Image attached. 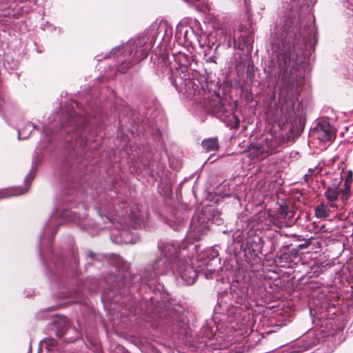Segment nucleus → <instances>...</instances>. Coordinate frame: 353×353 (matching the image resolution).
Segmentation results:
<instances>
[{"instance_id": "20e7f679", "label": "nucleus", "mask_w": 353, "mask_h": 353, "mask_svg": "<svg viewBox=\"0 0 353 353\" xmlns=\"http://www.w3.org/2000/svg\"><path fill=\"white\" fill-rule=\"evenodd\" d=\"M339 184H332V185L327 187L326 191L324 193L325 196L327 200L331 202H334L336 201L340 194V191L339 190Z\"/></svg>"}, {"instance_id": "9b49d317", "label": "nucleus", "mask_w": 353, "mask_h": 353, "mask_svg": "<svg viewBox=\"0 0 353 353\" xmlns=\"http://www.w3.org/2000/svg\"><path fill=\"white\" fill-rule=\"evenodd\" d=\"M189 273L191 274L190 276V280L187 281L188 282H194V278L196 277V272L194 270H193L192 268L189 270Z\"/></svg>"}, {"instance_id": "f8f14e48", "label": "nucleus", "mask_w": 353, "mask_h": 353, "mask_svg": "<svg viewBox=\"0 0 353 353\" xmlns=\"http://www.w3.org/2000/svg\"><path fill=\"white\" fill-rule=\"evenodd\" d=\"M313 171L309 170L307 173L304 175L305 181H308L309 179L312 176Z\"/></svg>"}, {"instance_id": "9d476101", "label": "nucleus", "mask_w": 353, "mask_h": 353, "mask_svg": "<svg viewBox=\"0 0 353 353\" xmlns=\"http://www.w3.org/2000/svg\"><path fill=\"white\" fill-rule=\"evenodd\" d=\"M282 59L285 66H287L290 65L292 58L291 57L290 53L289 52H285L282 55Z\"/></svg>"}, {"instance_id": "1a4fd4ad", "label": "nucleus", "mask_w": 353, "mask_h": 353, "mask_svg": "<svg viewBox=\"0 0 353 353\" xmlns=\"http://www.w3.org/2000/svg\"><path fill=\"white\" fill-rule=\"evenodd\" d=\"M32 179H33V177L32 176L31 174L28 175L25 179L26 183H28L26 189L25 190H22L21 189H17L15 192L13 193L12 194L13 195H20L21 194L26 192L28 191V190L29 189L30 183L31 181L32 180Z\"/></svg>"}, {"instance_id": "6e6552de", "label": "nucleus", "mask_w": 353, "mask_h": 353, "mask_svg": "<svg viewBox=\"0 0 353 353\" xmlns=\"http://www.w3.org/2000/svg\"><path fill=\"white\" fill-rule=\"evenodd\" d=\"M351 182V176H350V179H347L343 184V189L340 192V193H341V199L342 201L347 200L350 197Z\"/></svg>"}, {"instance_id": "ddd939ff", "label": "nucleus", "mask_w": 353, "mask_h": 353, "mask_svg": "<svg viewBox=\"0 0 353 353\" xmlns=\"http://www.w3.org/2000/svg\"><path fill=\"white\" fill-rule=\"evenodd\" d=\"M232 117L235 119V125L234 126V128H238L239 126V119H238L237 116H236L235 114H233Z\"/></svg>"}, {"instance_id": "423d86ee", "label": "nucleus", "mask_w": 353, "mask_h": 353, "mask_svg": "<svg viewBox=\"0 0 353 353\" xmlns=\"http://www.w3.org/2000/svg\"><path fill=\"white\" fill-rule=\"evenodd\" d=\"M330 212L331 211L327 205L323 203H321L316 206L314 211V214L315 216L318 219H325L330 216Z\"/></svg>"}, {"instance_id": "f257e3e1", "label": "nucleus", "mask_w": 353, "mask_h": 353, "mask_svg": "<svg viewBox=\"0 0 353 353\" xmlns=\"http://www.w3.org/2000/svg\"><path fill=\"white\" fill-rule=\"evenodd\" d=\"M284 142L281 134L267 133L259 143H251L248 150V157L254 161H263L269 156L280 152Z\"/></svg>"}, {"instance_id": "4468645a", "label": "nucleus", "mask_w": 353, "mask_h": 353, "mask_svg": "<svg viewBox=\"0 0 353 353\" xmlns=\"http://www.w3.org/2000/svg\"><path fill=\"white\" fill-rule=\"evenodd\" d=\"M181 277L185 279V273H183L182 275H181Z\"/></svg>"}, {"instance_id": "f03ea898", "label": "nucleus", "mask_w": 353, "mask_h": 353, "mask_svg": "<svg viewBox=\"0 0 353 353\" xmlns=\"http://www.w3.org/2000/svg\"><path fill=\"white\" fill-rule=\"evenodd\" d=\"M147 39L145 37L137 39L133 44L128 43L125 47V51L128 52L130 55L133 54V56L130 57L129 61L123 62L121 67L120 70L125 72V70L131 68L134 63H138L141 60L145 59L148 56L150 46L146 44Z\"/></svg>"}, {"instance_id": "39448f33", "label": "nucleus", "mask_w": 353, "mask_h": 353, "mask_svg": "<svg viewBox=\"0 0 353 353\" xmlns=\"http://www.w3.org/2000/svg\"><path fill=\"white\" fill-rule=\"evenodd\" d=\"M203 148L207 152L216 151L219 148L217 138H209L201 142Z\"/></svg>"}, {"instance_id": "2eb2a0df", "label": "nucleus", "mask_w": 353, "mask_h": 353, "mask_svg": "<svg viewBox=\"0 0 353 353\" xmlns=\"http://www.w3.org/2000/svg\"><path fill=\"white\" fill-rule=\"evenodd\" d=\"M299 247L303 248L305 247V245H300Z\"/></svg>"}, {"instance_id": "7ed1b4c3", "label": "nucleus", "mask_w": 353, "mask_h": 353, "mask_svg": "<svg viewBox=\"0 0 353 353\" xmlns=\"http://www.w3.org/2000/svg\"><path fill=\"white\" fill-rule=\"evenodd\" d=\"M318 139L321 141H330L334 137L332 128L328 124H323L316 129Z\"/></svg>"}, {"instance_id": "0eeeda50", "label": "nucleus", "mask_w": 353, "mask_h": 353, "mask_svg": "<svg viewBox=\"0 0 353 353\" xmlns=\"http://www.w3.org/2000/svg\"><path fill=\"white\" fill-rule=\"evenodd\" d=\"M34 128V126L32 123L28 122L26 123L25 126L20 128L18 131L19 138L22 139L28 138Z\"/></svg>"}]
</instances>
